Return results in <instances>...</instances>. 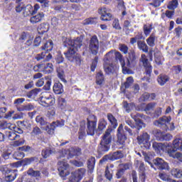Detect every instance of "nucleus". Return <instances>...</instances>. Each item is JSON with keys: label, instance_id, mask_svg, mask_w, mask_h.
Returning a JSON list of instances; mask_svg holds the SVG:
<instances>
[{"label": "nucleus", "instance_id": "1", "mask_svg": "<svg viewBox=\"0 0 182 182\" xmlns=\"http://www.w3.org/2000/svg\"><path fill=\"white\" fill-rule=\"evenodd\" d=\"M81 151L82 150L80 148L75 147H71L68 149H62V151L60 152L59 159H63L59 161L58 164V170L60 177H66V176H69L70 174V173L68 171V168H69V164L66 162V160H69V159H73V157L80 156V154H82Z\"/></svg>", "mask_w": 182, "mask_h": 182}, {"label": "nucleus", "instance_id": "2", "mask_svg": "<svg viewBox=\"0 0 182 182\" xmlns=\"http://www.w3.org/2000/svg\"><path fill=\"white\" fill-rule=\"evenodd\" d=\"M65 46L68 48V51L64 53V55L70 62L75 60V55H77L76 52L80 49L82 46V38H77L75 40L67 38L65 43Z\"/></svg>", "mask_w": 182, "mask_h": 182}, {"label": "nucleus", "instance_id": "3", "mask_svg": "<svg viewBox=\"0 0 182 182\" xmlns=\"http://www.w3.org/2000/svg\"><path fill=\"white\" fill-rule=\"evenodd\" d=\"M112 127H109L107 129L104 135L102 136V139L101 140L99 151L101 153H105L106 151H109L110 149V143H112Z\"/></svg>", "mask_w": 182, "mask_h": 182}, {"label": "nucleus", "instance_id": "4", "mask_svg": "<svg viewBox=\"0 0 182 182\" xmlns=\"http://www.w3.org/2000/svg\"><path fill=\"white\" fill-rule=\"evenodd\" d=\"M171 122V117H163L159 120L154 122L155 126L158 127H161L164 132H168V130H174V124L170 123Z\"/></svg>", "mask_w": 182, "mask_h": 182}, {"label": "nucleus", "instance_id": "5", "mask_svg": "<svg viewBox=\"0 0 182 182\" xmlns=\"http://www.w3.org/2000/svg\"><path fill=\"white\" fill-rule=\"evenodd\" d=\"M97 126V119L95 115H90L87 119V134L94 136Z\"/></svg>", "mask_w": 182, "mask_h": 182}, {"label": "nucleus", "instance_id": "6", "mask_svg": "<svg viewBox=\"0 0 182 182\" xmlns=\"http://www.w3.org/2000/svg\"><path fill=\"white\" fill-rule=\"evenodd\" d=\"M55 97L49 92H45L42 97H40V105L44 107H49V106H53L55 105Z\"/></svg>", "mask_w": 182, "mask_h": 182}, {"label": "nucleus", "instance_id": "7", "mask_svg": "<svg viewBox=\"0 0 182 182\" xmlns=\"http://www.w3.org/2000/svg\"><path fill=\"white\" fill-rule=\"evenodd\" d=\"M114 57L115 60L119 61L121 64V66L122 68V73L124 75H133V71L126 66V62L124 61V58L123 57V55L120 53V52H115L114 53Z\"/></svg>", "mask_w": 182, "mask_h": 182}, {"label": "nucleus", "instance_id": "8", "mask_svg": "<svg viewBox=\"0 0 182 182\" xmlns=\"http://www.w3.org/2000/svg\"><path fill=\"white\" fill-rule=\"evenodd\" d=\"M138 144H140L141 147H145L146 149H150V135L147 132H143L141 135L136 138Z\"/></svg>", "mask_w": 182, "mask_h": 182}, {"label": "nucleus", "instance_id": "9", "mask_svg": "<svg viewBox=\"0 0 182 182\" xmlns=\"http://www.w3.org/2000/svg\"><path fill=\"white\" fill-rule=\"evenodd\" d=\"M99 39L97 36H92L89 41V50L92 55H97L99 53Z\"/></svg>", "mask_w": 182, "mask_h": 182}, {"label": "nucleus", "instance_id": "10", "mask_svg": "<svg viewBox=\"0 0 182 182\" xmlns=\"http://www.w3.org/2000/svg\"><path fill=\"white\" fill-rule=\"evenodd\" d=\"M123 157H124V155L122 151H117L105 155L100 160V163H103V161H107V160H110L111 161H114V160H119V159H123Z\"/></svg>", "mask_w": 182, "mask_h": 182}, {"label": "nucleus", "instance_id": "11", "mask_svg": "<svg viewBox=\"0 0 182 182\" xmlns=\"http://www.w3.org/2000/svg\"><path fill=\"white\" fill-rule=\"evenodd\" d=\"M62 126H65V121L54 122L50 125H47L46 130L48 134H53L55 133V129L56 127H62Z\"/></svg>", "mask_w": 182, "mask_h": 182}, {"label": "nucleus", "instance_id": "12", "mask_svg": "<svg viewBox=\"0 0 182 182\" xmlns=\"http://www.w3.org/2000/svg\"><path fill=\"white\" fill-rule=\"evenodd\" d=\"M131 117L134 119V122H136V124L137 125V130L136 133H139L140 132V129L142 127H145L144 123L140 119V118L143 117V116L141 114H139L137 112H134L131 114Z\"/></svg>", "mask_w": 182, "mask_h": 182}, {"label": "nucleus", "instance_id": "13", "mask_svg": "<svg viewBox=\"0 0 182 182\" xmlns=\"http://www.w3.org/2000/svg\"><path fill=\"white\" fill-rule=\"evenodd\" d=\"M35 59L37 62H49L52 59V54L49 52H42L39 54H37L35 56Z\"/></svg>", "mask_w": 182, "mask_h": 182}, {"label": "nucleus", "instance_id": "14", "mask_svg": "<svg viewBox=\"0 0 182 182\" xmlns=\"http://www.w3.org/2000/svg\"><path fill=\"white\" fill-rule=\"evenodd\" d=\"M98 14L101 15L102 21H112V14L109 12V9L106 7H101L98 9Z\"/></svg>", "mask_w": 182, "mask_h": 182}, {"label": "nucleus", "instance_id": "15", "mask_svg": "<svg viewBox=\"0 0 182 182\" xmlns=\"http://www.w3.org/2000/svg\"><path fill=\"white\" fill-rule=\"evenodd\" d=\"M136 53L132 50L128 54L127 68H134L136 63Z\"/></svg>", "mask_w": 182, "mask_h": 182}, {"label": "nucleus", "instance_id": "16", "mask_svg": "<svg viewBox=\"0 0 182 182\" xmlns=\"http://www.w3.org/2000/svg\"><path fill=\"white\" fill-rule=\"evenodd\" d=\"M43 42L44 43V46L41 47L42 50H46L44 52H50L53 49V42L52 40L48 41V36H44Z\"/></svg>", "mask_w": 182, "mask_h": 182}, {"label": "nucleus", "instance_id": "17", "mask_svg": "<svg viewBox=\"0 0 182 182\" xmlns=\"http://www.w3.org/2000/svg\"><path fill=\"white\" fill-rule=\"evenodd\" d=\"M153 162L159 170H167V168H168V164L164 161L161 158H156L154 159Z\"/></svg>", "mask_w": 182, "mask_h": 182}, {"label": "nucleus", "instance_id": "18", "mask_svg": "<svg viewBox=\"0 0 182 182\" xmlns=\"http://www.w3.org/2000/svg\"><path fill=\"white\" fill-rule=\"evenodd\" d=\"M117 143L119 144H124V142L126 141L127 137H126V135L123 134V124H120L117 129Z\"/></svg>", "mask_w": 182, "mask_h": 182}, {"label": "nucleus", "instance_id": "19", "mask_svg": "<svg viewBox=\"0 0 182 182\" xmlns=\"http://www.w3.org/2000/svg\"><path fill=\"white\" fill-rule=\"evenodd\" d=\"M126 123L132 129H131L127 126L124 127V130L129 133V136H136V134H139V133H137V124L136 126H134L130 121H126Z\"/></svg>", "mask_w": 182, "mask_h": 182}, {"label": "nucleus", "instance_id": "20", "mask_svg": "<svg viewBox=\"0 0 182 182\" xmlns=\"http://www.w3.org/2000/svg\"><path fill=\"white\" fill-rule=\"evenodd\" d=\"M141 62L144 65V67L145 68L146 75H150V73H151V65H150L149 59H147L146 55L144 54L141 55Z\"/></svg>", "mask_w": 182, "mask_h": 182}, {"label": "nucleus", "instance_id": "21", "mask_svg": "<svg viewBox=\"0 0 182 182\" xmlns=\"http://www.w3.org/2000/svg\"><path fill=\"white\" fill-rule=\"evenodd\" d=\"M168 154L170 157L173 159H177L179 161L182 163V154L181 152H177L174 149H168Z\"/></svg>", "mask_w": 182, "mask_h": 182}, {"label": "nucleus", "instance_id": "22", "mask_svg": "<svg viewBox=\"0 0 182 182\" xmlns=\"http://www.w3.org/2000/svg\"><path fill=\"white\" fill-rule=\"evenodd\" d=\"M6 137L8 138L9 140L13 141L14 140L20 139L21 136L18 135L15 130L9 129L6 131Z\"/></svg>", "mask_w": 182, "mask_h": 182}, {"label": "nucleus", "instance_id": "23", "mask_svg": "<svg viewBox=\"0 0 182 182\" xmlns=\"http://www.w3.org/2000/svg\"><path fill=\"white\" fill-rule=\"evenodd\" d=\"M79 139L82 140L86 136V121L82 120L80 123V131L78 132Z\"/></svg>", "mask_w": 182, "mask_h": 182}, {"label": "nucleus", "instance_id": "24", "mask_svg": "<svg viewBox=\"0 0 182 182\" xmlns=\"http://www.w3.org/2000/svg\"><path fill=\"white\" fill-rule=\"evenodd\" d=\"M104 70L107 75H112L116 69L112 63H104Z\"/></svg>", "mask_w": 182, "mask_h": 182}, {"label": "nucleus", "instance_id": "25", "mask_svg": "<svg viewBox=\"0 0 182 182\" xmlns=\"http://www.w3.org/2000/svg\"><path fill=\"white\" fill-rule=\"evenodd\" d=\"M43 18H45V14L43 12H41L38 13L37 15L32 16L30 18V22L31 23H33V25H34V23H38L41 22L42 19H43Z\"/></svg>", "mask_w": 182, "mask_h": 182}, {"label": "nucleus", "instance_id": "26", "mask_svg": "<svg viewBox=\"0 0 182 182\" xmlns=\"http://www.w3.org/2000/svg\"><path fill=\"white\" fill-rule=\"evenodd\" d=\"M15 178H16V171L10 170L6 172L5 180L7 182L14 181Z\"/></svg>", "mask_w": 182, "mask_h": 182}, {"label": "nucleus", "instance_id": "27", "mask_svg": "<svg viewBox=\"0 0 182 182\" xmlns=\"http://www.w3.org/2000/svg\"><path fill=\"white\" fill-rule=\"evenodd\" d=\"M16 126L14 124L8 122H0V130H5V129H9V130H14Z\"/></svg>", "mask_w": 182, "mask_h": 182}, {"label": "nucleus", "instance_id": "28", "mask_svg": "<svg viewBox=\"0 0 182 182\" xmlns=\"http://www.w3.org/2000/svg\"><path fill=\"white\" fill-rule=\"evenodd\" d=\"M42 70H45L47 73L53 72V65L48 62H41Z\"/></svg>", "mask_w": 182, "mask_h": 182}, {"label": "nucleus", "instance_id": "29", "mask_svg": "<svg viewBox=\"0 0 182 182\" xmlns=\"http://www.w3.org/2000/svg\"><path fill=\"white\" fill-rule=\"evenodd\" d=\"M56 150L53 147H48L46 148L42 151V156L44 159H48L50 154H53V153H55Z\"/></svg>", "mask_w": 182, "mask_h": 182}, {"label": "nucleus", "instance_id": "30", "mask_svg": "<svg viewBox=\"0 0 182 182\" xmlns=\"http://www.w3.org/2000/svg\"><path fill=\"white\" fill-rule=\"evenodd\" d=\"M171 149H173V150H182V139L176 138L173 141V147Z\"/></svg>", "mask_w": 182, "mask_h": 182}, {"label": "nucleus", "instance_id": "31", "mask_svg": "<svg viewBox=\"0 0 182 182\" xmlns=\"http://www.w3.org/2000/svg\"><path fill=\"white\" fill-rule=\"evenodd\" d=\"M53 90L55 95L63 93V85L60 82H55L53 87Z\"/></svg>", "mask_w": 182, "mask_h": 182}, {"label": "nucleus", "instance_id": "32", "mask_svg": "<svg viewBox=\"0 0 182 182\" xmlns=\"http://www.w3.org/2000/svg\"><path fill=\"white\" fill-rule=\"evenodd\" d=\"M107 117L111 124V127H112V129H116L118 124L116 117H114V116H113L112 114H107Z\"/></svg>", "mask_w": 182, "mask_h": 182}, {"label": "nucleus", "instance_id": "33", "mask_svg": "<svg viewBox=\"0 0 182 182\" xmlns=\"http://www.w3.org/2000/svg\"><path fill=\"white\" fill-rule=\"evenodd\" d=\"M157 80H158V83L161 86H164L167 83V82L170 80V77L166 75H161L159 76Z\"/></svg>", "mask_w": 182, "mask_h": 182}, {"label": "nucleus", "instance_id": "34", "mask_svg": "<svg viewBox=\"0 0 182 182\" xmlns=\"http://www.w3.org/2000/svg\"><path fill=\"white\" fill-rule=\"evenodd\" d=\"M95 163L96 159H95V157H91L88 159L87 164L90 173H93Z\"/></svg>", "mask_w": 182, "mask_h": 182}, {"label": "nucleus", "instance_id": "35", "mask_svg": "<svg viewBox=\"0 0 182 182\" xmlns=\"http://www.w3.org/2000/svg\"><path fill=\"white\" fill-rule=\"evenodd\" d=\"M37 31L39 35H43V33H46L49 31V26L45 23H42L38 27Z\"/></svg>", "mask_w": 182, "mask_h": 182}, {"label": "nucleus", "instance_id": "36", "mask_svg": "<svg viewBox=\"0 0 182 182\" xmlns=\"http://www.w3.org/2000/svg\"><path fill=\"white\" fill-rule=\"evenodd\" d=\"M137 46L140 50H142L143 52H145V53H147L149 52V46L144 41H137Z\"/></svg>", "mask_w": 182, "mask_h": 182}, {"label": "nucleus", "instance_id": "37", "mask_svg": "<svg viewBox=\"0 0 182 182\" xmlns=\"http://www.w3.org/2000/svg\"><path fill=\"white\" fill-rule=\"evenodd\" d=\"M40 92V88H36L34 90H32L31 91L27 93V97H28V99H35L36 97H38V95H39Z\"/></svg>", "mask_w": 182, "mask_h": 182}, {"label": "nucleus", "instance_id": "38", "mask_svg": "<svg viewBox=\"0 0 182 182\" xmlns=\"http://www.w3.org/2000/svg\"><path fill=\"white\" fill-rule=\"evenodd\" d=\"M113 58H114V54L113 53V50H111L105 55L104 63H112L113 62Z\"/></svg>", "mask_w": 182, "mask_h": 182}, {"label": "nucleus", "instance_id": "39", "mask_svg": "<svg viewBox=\"0 0 182 182\" xmlns=\"http://www.w3.org/2000/svg\"><path fill=\"white\" fill-rule=\"evenodd\" d=\"M74 174L80 180L83 178L85 174H86V169L84 168H78L77 171H74Z\"/></svg>", "mask_w": 182, "mask_h": 182}, {"label": "nucleus", "instance_id": "40", "mask_svg": "<svg viewBox=\"0 0 182 182\" xmlns=\"http://www.w3.org/2000/svg\"><path fill=\"white\" fill-rule=\"evenodd\" d=\"M156 34L154 33H152L150 36L146 39V43L149 45V46H151V48H153L156 43Z\"/></svg>", "mask_w": 182, "mask_h": 182}, {"label": "nucleus", "instance_id": "41", "mask_svg": "<svg viewBox=\"0 0 182 182\" xmlns=\"http://www.w3.org/2000/svg\"><path fill=\"white\" fill-rule=\"evenodd\" d=\"M123 107L127 113H130L133 109H134V103H127V102H123Z\"/></svg>", "mask_w": 182, "mask_h": 182}, {"label": "nucleus", "instance_id": "42", "mask_svg": "<svg viewBox=\"0 0 182 182\" xmlns=\"http://www.w3.org/2000/svg\"><path fill=\"white\" fill-rule=\"evenodd\" d=\"M171 176L175 177V178H182V170L178 168H173L171 171Z\"/></svg>", "mask_w": 182, "mask_h": 182}, {"label": "nucleus", "instance_id": "43", "mask_svg": "<svg viewBox=\"0 0 182 182\" xmlns=\"http://www.w3.org/2000/svg\"><path fill=\"white\" fill-rule=\"evenodd\" d=\"M168 9L171 11H174L176 8H178V0H172L168 2L167 6Z\"/></svg>", "mask_w": 182, "mask_h": 182}, {"label": "nucleus", "instance_id": "44", "mask_svg": "<svg viewBox=\"0 0 182 182\" xmlns=\"http://www.w3.org/2000/svg\"><path fill=\"white\" fill-rule=\"evenodd\" d=\"M35 109V107L32 104H28L26 105H21V108H18V112H29L31 110H33Z\"/></svg>", "mask_w": 182, "mask_h": 182}, {"label": "nucleus", "instance_id": "45", "mask_svg": "<svg viewBox=\"0 0 182 182\" xmlns=\"http://www.w3.org/2000/svg\"><path fill=\"white\" fill-rule=\"evenodd\" d=\"M159 178L161 180H163V181L176 182V180L171 179V178H170V176L165 173H159Z\"/></svg>", "mask_w": 182, "mask_h": 182}, {"label": "nucleus", "instance_id": "46", "mask_svg": "<svg viewBox=\"0 0 182 182\" xmlns=\"http://www.w3.org/2000/svg\"><path fill=\"white\" fill-rule=\"evenodd\" d=\"M32 5H27L23 10L24 16H29V15H33Z\"/></svg>", "mask_w": 182, "mask_h": 182}, {"label": "nucleus", "instance_id": "47", "mask_svg": "<svg viewBox=\"0 0 182 182\" xmlns=\"http://www.w3.org/2000/svg\"><path fill=\"white\" fill-rule=\"evenodd\" d=\"M153 30V26L151 24H145L144 25V33L146 36H149Z\"/></svg>", "mask_w": 182, "mask_h": 182}, {"label": "nucleus", "instance_id": "48", "mask_svg": "<svg viewBox=\"0 0 182 182\" xmlns=\"http://www.w3.org/2000/svg\"><path fill=\"white\" fill-rule=\"evenodd\" d=\"M23 102H25V98H18L14 100V105L16 107L18 112H19V109L22 108L21 105H22Z\"/></svg>", "mask_w": 182, "mask_h": 182}, {"label": "nucleus", "instance_id": "49", "mask_svg": "<svg viewBox=\"0 0 182 182\" xmlns=\"http://www.w3.org/2000/svg\"><path fill=\"white\" fill-rule=\"evenodd\" d=\"M27 174L31 176V177H40L41 176V171H35L33 168H29L27 171Z\"/></svg>", "mask_w": 182, "mask_h": 182}, {"label": "nucleus", "instance_id": "50", "mask_svg": "<svg viewBox=\"0 0 182 182\" xmlns=\"http://www.w3.org/2000/svg\"><path fill=\"white\" fill-rule=\"evenodd\" d=\"M84 25H96L97 23V18H89L84 21Z\"/></svg>", "mask_w": 182, "mask_h": 182}, {"label": "nucleus", "instance_id": "51", "mask_svg": "<svg viewBox=\"0 0 182 182\" xmlns=\"http://www.w3.org/2000/svg\"><path fill=\"white\" fill-rule=\"evenodd\" d=\"M46 85L43 86L44 90H50V86L52 85V80L49 77H45Z\"/></svg>", "mask_w": 182, "mask_h": 182}, {"label": "nucleus", "instance_id": "52", "mask_svg": "<svg viewBox=\"0 0 182 182\" xmlns=\"http://www.w3.org/2000/svg\"><path fill=\"white\" fill-rule=\"evenodd\" d=\"M105 80V76L103 75V73H98L96 76V83L97 85H102Z\"/></svg>", "mask_w": 182, "mask_h": 182}, {"label": "nucleus", "instance_id": "53", "mask_svg": "<svg viewBox=\"0 0 182 182\" xmlns=\"http://www.w3.org/2000/svg\"><path fill=\"white\" fill-rule=\"evenodd\" d=\"M58 106L61 110H66V100H65V98H60L58 101Z\"/></svg>", "mask_w": 182, "mask_h": 182}, {"label": "nucleus", "instance_id": "54", "mask_svg": "<svg viewBox=\"0 0 182 182\" xmlns=\"http://www.w3.org/2000/svg\"><path fill=\"white\" fill-rule=\"evenodd\" d=\"M36 123L41 124V126H46L48 124V122L46 120H45V118L41 116H37L36 118Z\"/></svg>", "mask_w": 182, "mask_h": 182}, {"label": "nucleus", "instance_id": "55", "mask_svg": "<svg viewBox=\"0 0 182 182\" xmlns=\"http://www.w3.org/2000/svg\"><path fill=\"white\" fill-rule=\"evenodd\" d=\"M106 126H107V122L104 119H101L98 124V129L100 130H105L106 129Z\"/></svg>", "mask_w": 182, "mask_h": 182}, {"label": "nucleus", "instance_id": "56", "mask_svg": "<svg viewBox=\"0 0 182 182\" xmlns=\"http://www.w3.org/2000/svg\"><path fill=\"white\" fill-rule=\"evenodd\" d=\"M133 82H134V80L133 79V77H129L127 78V81L124 83V87L125 89H129L133 85Z\"/></svg>", "mask_w": 182, "mask_h": 182}, {"label": "nucleus", "instance_id": "57", "mask_svg": "<svg viewBox=\"0 0 182 182\" xmlns=\"http://www.w3.org/2000/svg\"><path fill=\"white\" fill-rule=\"evenodd\" d=\"M152 147L154 149V150H158L160 151V150H163L164 146L161 143L154 142Z\"/></svg>", "mask_w": 182, "mask_h": 182}, {"label": "nucleus", "instance_id": "58", "mask_svg": "<svg viewBox=\"0 0 182 182\" xmlns=\"http://www.w3.org/2000/svg\"><path fill=\"white\" fill-rule=\"evenodd\" d=\"M23 144H25V140L19 138L16 139L13 144L14 147H19V146H23Z\"/></svg>", "mask_w": 182, "mask_h": 182}, {"label": "nucleus", "instance_id": "59", "mask_svg": "<svg viewBox=\"0 0 182 182\" xmlns=\"http://www.w3.org/2000/svg\"><path fill=\"white\" fill-rule=\"evenodd\" d=\"M164 2V0H153L152 3H150L149 5L154 6V8H159Z\"/></svg>", "mask_w": 182, "mask_h": 182}, {"label": "nucleus", "instance_id": "60", "mask_svg": "<svg viewBox=\"0 0 182 182\" xmlns=\"http://www.w3.org/2000/svg\"><path fill=\"white\" fill-rule=\"evenodd\" d=\"M105 177L106 178H107V180H112V178H113V175L112 174V173H110V168L109 166L106 167L105 169Z\"/></svg>", "mask_w": 182, "mask_h": 182}, {"label": "nucleus", "instance_id": "61", "mask_svg": "<svg viewBox=\"0 0 182 182\" xmlns=\"http://www.w3.org/2000/svg\"><path fill=\"white\" fill-rule=\"evenodd\" d=\"M154 107H156V103L151 102V103H149L148 105H146L144 110L146 112H151V110H153V109H154Z\"/></svg>", "mask_w": 182, "mask_h": 182}, {"label": "nucleus", "instance_id": "62", "mask_svg": "<svg viewBox=\"0 0 182 182\" xmlns=\"http://www.w3.org/2000/svg\"><path fill=\"white\" fill-rule=\"evenodd\" d=\"M80 179L75 174L74 172L71 173V176L69 178V182H79Z\"/></svg>", "mask_w": 182, "mask_h": 182}, {"label": "nucleus", "instance_id": "63", "mask_svg": "<svg viewBox=\"0 0 182 182\" xmlns=\"http://www.w3.org/2000/svg\"><path fill=\"white\" fill-rule=\"evenodd\" d=\"M136 163L139 166V171L143 174V173H144V171H146V168L144 167V163L140 161H136Z\"/></svg>", "mask_w": 182, "mask_h": 182}, {"label": "nucleus", "instance_id": "64", "mask_svg": "<svg viewBox=\"0 0 182 182\" xmlns=\"http://www.w3.org/2000/svg\"><path fill=\"white\" fill-rule=\"evenodd\" d=\"M41 133H42V131L39 129V127H35L33 128L31 132V136H38V134H41Z\"/></svg>", "mask_w": 182, "mask_h": 182}]
</instances>
